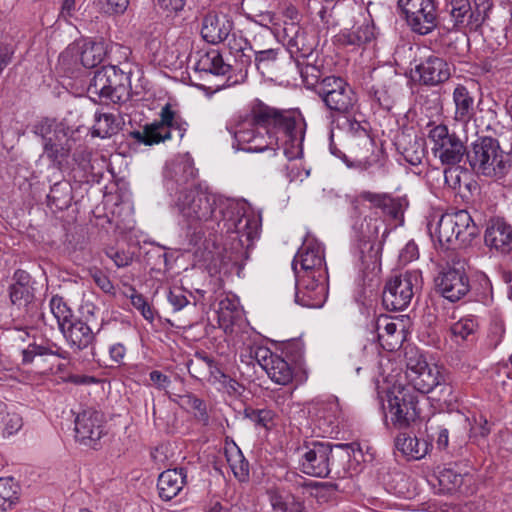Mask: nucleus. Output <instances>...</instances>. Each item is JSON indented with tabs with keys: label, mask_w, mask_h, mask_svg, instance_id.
Segmentation results:
<instances>
[{
	"label": "nucleus",
	"mask_w": 512,
	"mask_h": 512,
	"mask_svg": "<svg viewBox=\"0 0 512 512\" xmlns=\"http://www.w3.org/2000/svg\"><path fill=\"white\" fill-rule=\"evenodd\" d=\"M454 226L451 224L448 213L442 214L435 224L429 222L428 231L434 241L443 248L459 247V238L455 235Z\"/></svg>",
	"instance_id": "31"
},
{
	"label": "nucleus",
	"mask_w": 512,
	"mask_h": 512,
	"mask_svg": "<svg viewBox=\"0 0 512 512\" xmlns=\"http://www.w3.org/2000/svg\"><path fill=\"white\" fill-rule=\"evenodd\" d=\"M131 69L116 65L103 66L95 71L87 87L89 97L94 101L118 103L128 94Z\"/></svg>",
	"instance_id": "5"
},
{
	"label": "nucleus",
	"mask_w": 512,
	"mask_h": 512,
	"mask_svg": "<svg viewBox=\"0 0 512 512\" xmlns=\"http://www.w3.org/2000/svg\"><path fill=\"white\" fill-rule=\"evenodd\" d=\"M227 461L234 476L239 481H246L248 479L249 463L239 449L227 454Z\"/></svg>",
	"instance_id": "46"
},
{
	"label": "nucleus",
	"mask_w": 512,
	"mask_h": 512,
	"mask_svg": "<svg viewBox=\"0 0 512 512\" xmlns=\"http://www.w3.org/2000/svg\"><path fill=\"white\" fill-rule=\"evenodd\" d=\"M398 7L411 29L420 35L430 33L437 26L435 0H399Z\"/></svg>",
	"instance_id": "15"
},
{
	"label": "nucleus",
	"mask_w": 512,
	"mask_h": 512,
	"mask_svg": "<svg viewBox=\"0 0 512 512\" xmlns=\"http://www.w3.org/2000/svg\"><path fill=\"white\" fill-rule=\"evenodd\" d=\"M10 299L14 305L21 307L31 301L32 294L26 284L17 282L10 287Z\"/></svg>",
	"instance_id": "53"
},
{
	"label": "nucleus",
	"mask_w": 512,
	"mask_h": 512,
	"mask_svg": "<svg viewBox=\"0 0 512 512\" xmlns=\"http://www.w3.org/2000/svg\"><path fill=\"white\" fill-rule=\"evenodd\" d=\"M349 156L343 155L344 161L349 167L368 170L377 166L384 170V164L375 152L374 141L369 134L362 133V138L348 141Z\"/></svg>",
	"instance_id": "19"
},
{
	"label": "nucleus",
	"mask_w": 512,
	"mask_h": 512,
	"mask_svg": "<svg viewBox=\"0 0 512 512\" xmlns=\"http://www.w3.org/2000/svg\"><path fill=\"white\" fill-rule=\"evenodd\" d=\"M421 283L419 270L406 271L390 278L383 292L384 305L391 311L404 310L421 287Z\"/></svg>",
	"instance_id": "10"
},
{
	"label": "nucleus",
	"mask_w": 512,
	"mask_h": 512,
	"mask_svg": "<svg viewBox=\"0 0 512 512\" xmlns=\"http://www.w3.org/2000/svg\"><path fill=\"white\" fill-rule=\"evenodd\" d=\"M395 447L407 458L419 460L428 454L432 444L425 439H419L407 433H400L395 438Z\"/></svg>",
	"instance_id": "32"
},
{
	"label": "nucleus",
	"mask_w": 512,
	"mask_h": 512,
	"mask_svg": "<svg viewBox=\"0 0 512 512\" xmlns=\"http://www.w3.org/2000/svg\"><path fill=\"white\" fill-rule=\"evenodd\" d=\"M297 277L295 302L306 308H320L324 305L328 289L326 276L302 274Z\"/></svg>",
	"instance_id": "17"
},
{
	"label": "nucleus",
	"mask_w": 512,
	"mask_h": 512,
	"mask_svg": "<svg viewBox=\"0 0 512 512\" xmlns=\"http://www.w3.org/2000/svg\"><path fill=\"white\" fill-rule=\"evenodd\" d=\"M479 329V321L476 316L467 315L460 318L450 327L452 340L461 344L473 341Z\"/></svg>",
	"instance_id": "38"
},
{
	"label": "nucleus",
	"mask_w": 512,
	"mask_h": 512,
	"mask_svg": "<svg viewBox=\"0 0 512 512\" xmlns=\"http://www.w3.org/2000/svg\"><path fill=\"white\" fill-rule=\"evenodd\" d=\"M107 54L113 62L112 65L117 66L118 71L120 68L131 69L133 71L132 63L130 62L131 50L129 47L115 43L110 46Z\"/></svg>",
	"instance_id": "47"
},
{
	"label": "nucleus",
	"mask_w": 512,
	"mask_h": 512,
	"mask_svg": "<svg viewBox=\"0 0 512 512\" xmlns=\"http://www.w3.org/2000/svg\"><path fill=\"white\" fill-rule=\"evenodd\" d=\"M118 131V124L114 115L103 113L95 114V124L93 125L92 135L100 138H107Z\"/></svg>",
	"instance_id": "43"
},
{
	"label": "nucleus",
	"mask_w": 512,
	"mask_h": 512,
	"mask_svg": "<svg viewBox=\"0 0 512 512\" xmlns=\"http://www.w3.org/2000/svg\"><path fill=\"white\" fill-rule=\"evenodd\" d=\"M233 23L226 15L207 14L202 22L201 35L212 44L228 39Z\"/></svg>",
	"instance_id": "25"
},
{
	"label": "nucleus",
	"mask_w": 512,
	"mask_h": 512,
	"mask_svg": "<svg viewBox=\"0 0 512 512\" xmlns=\"http://www.w3.org/2000/svg\"><path fill=\"white\" fill-rule=\"evenodd\" d=\"M186 483L187 473L184 468L163 471L157 482L159 497L164 501H170L182 491Z\"/></svg>",
	"instance_id": "26"
},
{
	"label": "nucleus",
	"mask_w": 512,
	"mask_h": 512,
	"mask_svg": "<svg viewBox=\"0 0 512 512\" xmlns=\"http://www.w3.org/2000/svg\"><path fill=\"white\" fill-rule=\"evenodd\" d=\"M438 387L442 393L446 390L445 386H376V392L381 403L385 394L393 426L405 429L419 417L418 395L433 393Z\"/></svg>",
	"instance_id": "3"
},
{
	"label": "nucleus",
	"mask_w": 512,
	"mask_h": 512,
	"mask_svg": "<svg viewBox=\"0 0 512 512\" xmlns=\"http://www.w3.org/2000/svg\"><path fill=\"white\" fill-rule=\"evenodd\" d=\"M443 172L445 184L451 189H459L461 186L462 175L466 174L460 166L448 165Z\"/></svg>",
	"instance_id": "57"
},
{
	"label": "nucleus",
	"mask_w": 512,
	"mask_h": 512,
	"mask_svg": "<svg viewBox=\"0 0 512 512\" xmlns=\"http://www.w3.org/2000/svg\"><path fill=\"white\" fill-rule=\"evenodd\" d=\"M233 205L234 201L200 186L181 191L176 201L184 221L195 230L218 223L224 209Z\"/></svg>",
	"instance_id": "2"
},
{
	"label": "nucleus",
	"mask_w": 512,
	"mask_h": 512,
	"mask_svg": "<svg viewBox=\"0 0 512 512\" xmlns=\"http://www.w3.org/2000/svg\"><path fill=\"white\" fill-rule=\"evenodd\" d=\"M23 426L21 416L7 411V405L0 401V430L5 436L17 433Z\"/></svg>",
	"instance_id": "41"
},
{
	"label": "nucleus",
	"mask_w": 512,
	"mask_h": 512,
	"mask_svg": "<svg viewBox=\"0 0 512 512\" xmlns=\"http://www.w3.org/2000/svg\"><path fill=\"white\" fill-rule=\"evenodd\" d=\"M276 354L272 353V351L260 344H257L253 341H248L244 343V347L240 352V358L242 362L248 365L258 364L264 371L270 363V360Z\"/></svg>",
	"instance_id": "36"
},
{
	"label": "nucleus",
	"mask_w": 512,
	"mask_h": 512,
	"mask_svg": "<svg viewBox=\"0 0 512 512\" xmlns=\"http://www.w3.org/2000/svg\"><path fill=\"white\" fill-rule=\"evenodd\" d=\"M71 348L82 350L93 343L95 334L91 327L80 319H72L61 329Z\"/></svg>",
	"instance_id": "28"
},
{
	"label": "nucleus",
	"mask_w": 512,
	"mask_h": 512,
	"mask_svg": "<svg viewBox=\"0 0 512 512\" xmlns=\"http://www.w3.org/2000/svg\"><path fill=\"white\" fill-rule=\"evenodd\" d=\"M107 53V46L103 41L86 42L81 49L76 45L68 46L58 60L67 69L78 59L84 67L94 68L103 61Z\"/></svg>",
	"instance_id": "20"
},
{
	"label": "nucleus",
	"mask_w": 512,
	"mask_h": 512,
	"mask_svg": "<svg viewBox=\"0 0 512 512\" xmlns=\"http://www.w3.org/2000/svg\"><path fill=\"white\" fill-rule=\"evenodd\" d=\"M168 301L175 311H180L189 304V300L180 288L170 289L168 293Z\"/></svg>",
	"instance_id": "60"
},
{
	"label": "nucleus",
	"mask_w": 512,
	"mask_h": 512,
	"mask_svg": "<svg viewBox=\"0 0 512 512\" xmlns=\"http://www.w3.org/2000/svg\"><path fill=\"white\" fill-rule=\"evenodd\" d=\"M226 209L233 210V216L225 224L229 237L232 241L237 242L233 248L238 252L243 250L246 253L259 237L260 219L244 206L240 207L236 202L232 207Z\"/></svg>",
	"instance_id": "9"
},
{
	"label": "nucleus",
	"mask_w": 512,
	"mask_h": 512,
	"mask_svg": "<svg viewBox=\"0 0 512 512\" xmlns=\"http://www.w3.org/2000/svg\"><path fill=\"white\" fill-rule=\"evenodd\" d=\"M130 290L132 293L129 297L133 307L136 308L146 320L152 322L154 320V312L150 305L141 294L135 291V289L130 287Z\"/></svg>",
	"instance_id": "54"
},
{
	"label": "nucleus",
	"mask_w": 512,
	"mask_h": 512,
	"mask_svg": "<svg viewBox=\"0 0 512 512\" xmlns=\"http://www.w3.org/2000/svg\"><path fill=\"white\" fill-rule=\"evenodd\" d=\"M505 334V326L501 321H494L490 324L487 334V346L495 349L503 340Z\"/></svg>",
	"instance_id": "56"
},
{
	"label": "nucleus",
	"mask_w": 512,
	"mask_h": 512,
	"mask_svg": "<svg viewBox=\"0 0 512 512\" xmlns=\"http://www.w3.org/2000/svg\"><path fill=\"white\" fill-rule=\"evenodd\" d=\"M219 319L227 322H233L235 314H238V301L225 297L219 302Z\"/></svg>",
	"instance_id": "55"
},
{
	"label": "nucleus",
	"mask_w": 512,
	"mask_h": 512,
	"mask_svg": "<svg viewBox=\"0 0 512 512\" xmlns=\"http://www.w3.org/2000/svg\"><path fill=\"white\" fill-rule=\"evenodd\" d=\"M336 456L347 458L349 456L347 445L313 441L305 446V452L300 460V469L309 476L328 477Z\"/></svg>",
	"instance_id": "6"
},
{
	"label": "nucleus",
	"mask_w": 512,
	"mask_h": 512,
	"mask_svg": "<svg viewBox=\"0 0 512 512\" xmlns=\"http://www.w3.org/2000/svg\"><path fill=\"white\" fill-rule=\"evenodd\" d=\"M268 495L271 506L275 512H288L290 499H284V497L280 493L274 490H270Z\"/></svg>",
	"instance_id": "62"
},
{
	"label": "nucleus",
	"mask_w": 512,
	"mask_h": 512,
	"mask_svg": "<svg viewBox=\"0 0 512 512\" xmlns=\"http://www.w3.org/2000/svg\"><path fill=\"white\" fill-rule=\"evenodd\" d=\"M455 106L454 119L461 123L469 122L474 116V97L466 86L458 84L452 93Z\"/></svg>",
	"instance_id": "34"
},
{
	"label": "nucleus",
	"mask_w": 512,
	"mask_h": 512,
	"mask_svg": "<svg viewBox=\"0 0 512 512\" xmlns=\"http://www.w3.org/2000/svg\"><path fill=\"white\" fill-rule=\"evenodd\" d=\"M48 201L56 207L66 206L70 201L68 185L66 183H55L48 194Z\"/></svg>",
	"instance_id": "52"
},
{
	"label": "nucleus",
	"mask_w": 512,
	"mask_h": 512,
	"mask_svg": "<svg viewBox=\"0 0 512 512\" xmlns=\"http://www.w3.org/2000/svg\"><path fill=\"white\" fill-rule=\"evenodd\" d=\"M277 49H266L261 51H255V65L261 74H266L276 65Z\"/></svg>",
	"instance_id": "48"
},
{
	"label": "nucleus",
	"mask_w": 512,
	"mask_h": 512,
	"mask_svg": "<svg viewBox=\"0 0 512 512\" xmlns=\"http://www.w3.org/2000/svg\"><path fill=\"white\" fill-rule=\"evenodd\" d=\"M76 11V0H63L59 11V18L66 22H70V20L75 16Z\"/></svg>",
	"instance_id": "64"
},
{
	"label": "nucleus",
	"mask_w": 512,
	"mask_h": 512,
	"mask_svg": "<svg viewBox=\"0 0 512 512\" xmlns=\"http://www.w3.org/2000/svg\"><path fill=\"white\" fill-rule=\"evenodd\" d=\"M348 115L349 114H343V116L338 117L336 120L337 127L346 134L348 141L351 139L362 138V133L369 134L360 121L351 118Z\"/></svg>",
	"instance_id": "44"
},
{
	"label": "nucleus",
	"mask_w": 512,
	"mask_h": 512,
	"mask_svg": "<svg viewBox=\"0 0 512 512\" xmlns=\"http://www.w3.org/2000/svg\"><path fill=\"white\" fill-rule=\"evenodd\" d=\"M375 39V28L371 20L364 18L356 22L351 29H344L337 35L343 45L364 46Z\"/></svg>",
	"instance_id": "27"
},
{
	"label": "nucleus",
	"mask_w": 512,
	"mask_h": 512,
	"mask_svg": "<svg viewBox=\"0 0 512 512\" xmlns=\"http://www.w3.org/2000/svg\"><path fill=\"white\" fill-rule=\"evenodd\" d=\"M292 267L296 276L302 274H314L319 278L326 276L322 244L314 238H306L294 257Z\"/></svg>",
	"instance_id": "16"
},
{
	"label": "nucleus",
	"mask_w": 512,
	"mask_h": 512,
	"mask_svg": "<svg viewBox=\"0 0 512 512\" xmlns=\"http://www.w3.org/2000/svg\"><path fill=\"white\" fill-rule=\"evenodd\" d=\"M406 376L411 382L420 380L422 384L445 382L444 368L436 363L429 364L423 354L411 348L406 352Z\"/></svg>",
	"instance_id": "18"
},
{
	"label": "nucleus",
	"mask_w": 512,
	"mask_h": 512,
	"mask_svg": "<svg viewBox=\"0 0 512 512\" xmlns=\"http://www.w3.org/2000/svg\"><path fill=\"white\" fill-rule=\"evenodd\" d=\"M428 139L432 143L431 150L435 157L444 165H457L461 162L467 149L461 139L449 133L447 126L436 125L430 129Z\"/></svg>",
	"instance_id": "14"
},
{
	"label": "nucleus",
	"mask_w": 512,
	"mask_h": 512,
	"mask_svg": "<svg viewBox=\"0 0 512 512\" xmlns=\"http://www.w3.org/2000/svg\"><path fill=\"white\" fill-rule=\"evenodd\" d=\"M194 69L214 75H225L230 71L231 65L224 62L222 55L217 49H210L206 52H197Z\"/></svg>",
	"instance_id": "33"
},
{
	"label": "nucleus",
	"mask_w": 512,
	"mask_h": 512,
	"mask_svg": "<svg viewBox=\"0 0 512 512\" xmlns=\"http://www.w3.org/2000/svg\"><path fill=\"white\" fill-rule=\"evenodd\" d=\"M367 201L375 208H381L387 213L393 214L396 217L395 212L396 203L394 199L386 193H375L371 191H362L358 195L354 196L350 200V204L355 211L359 209L361 202Z\"/></svg>",
	"instance_id": "37"
},
{
	"label": "nucleus",
	"mask_w": 512,
	"mask_h": 512,
	"mask_svg": "<svg viewBox=\"0 0 512 512\" xmlns=\"http://www.w3.org/2000/svg\"><path fill=\"white\" fill-rule=\"evenodd\" d=\"M265 372L275 384H289L292 378V371L288 363L278 355L270 360Z\"/></svg>",
	"instance_id": "40"
},
{
	"label": "nucleus",
	"mask_w": 512,
	"mask_h": 512,
	"mask_svg": "<svg viewBox=\"0 0 512 512\" xmlns=\"http://www.w3.org/2000/svg\"><path fill=\"white\" fill-rule=\"evenodd\" d=\"M95 8L104 14H122L126 11L129 0H93Z\"/></svg>",
	"instance_id": "51"
},
{
	"label": "nucleus",
	"mask_w": 512,
	"mask_h": 512,
	"mask_svg": "<svg viewBox=\"0 0 512 512\" xmlns=\"http://www.w3.org/2000/svg\"><path fill=\"white\" fill-rule=\"evenodd\" d=\"M451 16L455 21V25L459 26L465 23L470 26L471 29L477 28L486 17V11L489 5L483 6V9L479 8L476 11L471 10L469 0H451Z\"/></svg>",
	"instance_id": "29"
},
{
	"label": "nucleus",
	"mask_w": 512,
	"mask_h": 512,
	"mask_svg": "<svg viewBox=\"0 0 512 512\" xmlns=\"http://www.w3.org/2000/svg\"><path fill=\"white\" fill-rule=\"evenodd\" d=\"M49 306L50 312L56 319L60 330L73 319L72 311L61 297L53 296L50 300Z\"/></svg>",
	"instance_id": "45"
},
{
	"label": "nucleus",
	"mask_w": 512,
	"mask_h": 512,
	"mask_svg": "<svg viewBox=\"0 0 512 512\" xmlns=\"http://www.w3.org/2000/svg\"><path fill=\"white\" fill-rule=\"evenodd\" d=\"M47 356H52V353L48 348L41 345L31 344L23 351V362L32 363L36 367H40Z\"/></svg>",
	"instance_id": "49"
},
{
	"label": "nucleus",
	"mask_w": 512,
	"mask_h": 512,
	"mask_svg": "<svg viewBox=\"0 0 512 512\" xmlns=\"http://www.w3.org/2000/svg\"><path fill=\"white\" fill-rule=\"evenodd\" d=\"M339 416V407L336 402L323 403L317 412L319 420L323 419L329 426L333 425Z\"/></svg>",
	"instance_id": "58"
},
{
	"label": "nucleus",
	"mask_w": 512,
	"mask_h": 512,
	"mask_svg": "<svg viewBox=\"0 0 512 512\" xmlns=\"http://www.w3.org/2000/svg\"><path fill=\"white\" fill-rule=\"evenodd\" d=\"M33 131L43 139L44 155L60 167L69 157L73 139L69 137L70 129L55 119L45 118L35 124Z\"/></svg>",
	"instance_id": "7"
},
{
	"label": "nucleus",
	"mask_w": 512,
	"mask_h": 512,
	"mask_svg": "<svg viewBox=\"0 0 512 512\" xmlns=\"http://www.w3.org/2000/svg\"><path fill=\"white\" fill-rule=\"evenodd\" d=\"M284 32L289 37V45L295 47L302 57H309L312 54L316 46V40L313 35H309L294 23L286 25Z\"/></svg>",
	"instance_id": "35"
},
{
	"label": "nucleus",
	"mask_w": 512,
	"mask_h": 512,
	"mask_svg": "<svg viewBox=\"0 0 512 512\" xmlns=\"http://www.w3.org/2000/svg\"><path fill=\"white\" fill-rule=\"evenodd\" d=\"M419 80L424 85L436 86L451 76L449 64L438 56H429L415 67Z\"/></svg>",
	"instance_id": "23"
},
{
	"label": "nucleus",
	"mask_w": 512,
	"mask_h": 512,
	"mask_svg": "<svg viewBox=\"0 0 512 512\" xmlns=\"http://www.w3.org/2000/svg\"><path fill=\"white\" fill-rule=\"evenodd\" d=\"M90 276L94 280L95 284L107 294H114V285L109 277L100 269L93 268L89 271Z\"/></svg>",
	"instance_id": "59"
},
{
	"label": "nucleus",
	"mask_w": 512,
	"mask_h": 512,
	"mask_svg": "<svg viewBox=\"0 0 512 512\" xmlns=\"http://www.w3.org/2000/svg\"><path fill=\"white\" fill-rule=\"evenodd\" d=\"M441 295L451 302L462 299L470 291V280L463 266L448 267L436 279Z\"/></svg>",
	"instance_id": "21"
},
{
	"label": "nucleus",
	"mask_w": 512,
	"mask_h": 512,
	"mask_svg": "<svg viewBox=\"0 0 512 512\" xmlns=\"http://www.w3.org/2000/svg\"><path fill=\"white\" fill-rule=\"evenodd\" d=\"M470 428L468 417L460 412L439 414L428 420L426 432L435 441L438 450H446L449 446V432L456 438H463Z\"/></svg>",
	"instance_id": "13"
},
{
	"label": "nucleus",
	"mask_w": 512,
	"mask_h": 512,
	"mask_svg": "<svg viewBox=\"0 0 512 512\" xmlns=\"http://www.w3.org/2000/svg\"><path fill=\"white\" fill-rule=\"evenodd\" d=\"M18 485L13 478H0V508L2 510L11 509L18 501Z\"/></svg>",
	"instance_id": "42"
},
{
	"label": "nucleus",
	"mask_w": 512,
	"mask_h": 512,
	"mask_svg": "<svg viewBox=\"0 0 512 512\" xmlns=\"http://www.w3.org/2000/svg\"><path fill=\"white\" fill-rule=\"evenodd\" d=\"M188 124L172 109L171 104H165L160 111V120L144 126L143 131H135L132 136L140 143L154 145L171 139V131L178 132L182 140Z\"/></svg>",
	"instance_id": "8"
},
{
	"label": "nucleus",
	"mask_w": 512,
	"mask_h": 512,
	"mask_svg": "<svg viewBox=\"0 0 512 512\" xmlns=\"http://www.w3.org/2000/svg\"><path fill=\"white\" fill-rule=\"evenodd\" d=\"M107 256L113 260L118 268L126 267L132 262V255L129 252L109 249L106 252Z\"/></svg>",
	"instance_id": "61"
},
{
	"label": "nucleus",
	"mask_w": 512,
	"mask_h": 512,
	"mask_svg": "<svg viewBox=\"0 0 512 512\" xmlns=\"http://www.w3.org/2000/svg\"><path fill=\"white\" fill-rule=\"evenodd\" d=\"M72 413L75 441L85 447L96 449L101 438L107 433L105 415L93 407L72 410Z\"/></svg>",
	"instance_id": "12"
},
{
	"label": "nucleus",
	"mask_w": 512,
	"mask_h": 512,
	"mask_svg": "<svg viewBox=\"0 0 512 512\" xmlns=\"http://www.w3.org/2000/svg\"><path fill=\"white\" fill-rule=\"evenodd\" d=\"M273 417L274 413L271 410L266 409L254 410L250 415L252 421L265 428H269V425L273 421Z\"/></svg>",
	"instance_id": "63"
},
{
	"label": "nucleus",
	"mask_w": 512,
	"mask_h": 512,
	"mask_svg": "<svg viewBox=\"0 0 512 512\" xmlns=\"http://www.w3.org/2000/svg\"><path fill=\"white\" fill-rule=\"evenodd\" d=\"M374 327L378 334V340L383 349L395 351L404 341L402 322H395L386 315H381L375 321Z\"/></svg>",
	"instance_id": "24"
},
{
	"label": "nucleus",
	"mask_w": 512,
	"mask_h": 512,
	"mask_svg": "<svg viewBox=\"0 0 512 512\" xmlns=\"http://www.w3.org/2000/svg\"><path fill=\"white\" fill-rule=\"evenodd\" d=\"M467 160L477 175L495 180L503 178L511 167L509 155L492 137H481L474 141L467 151Z\"/></svg>",
	"instance_id": "4"
},
{
	"label": "nucleus",
	"mask_w": 512,
	"mask_h": 512,
	"mask_svg": "<svg viewBox=\"0 0 512 512\" xmlns=\"http://www.w3.org/2000/svg\"><path fill=\"white\" fill-rule=\"evenodd\" d=\"M484 242L490 249L502 254L512 251V226L501 218L490 219L484 234Z\"/></svg>",
	"instance_id": "22"
},
{
	"label": "nucleus",
	"mask_w": 512,
	"mask_h": 512,
	"mask_svg": "<svg viewBox=\"0 0 512 512\" xmlns=\"http://www.w3.org/2000/svg\"><path fill=\"white\" fill-rule=\"evenodd\" d=\"M173 401L179 404L180 407L188 411L198 413L200 418L206 417V406L204 402L190 394L176 395Z\"/></svg>",
	"instance_id": "50"
},
{
	"label": "nucleus",
	"mask_w": 512,
	"mask_h": 512,
	"mask_svg": "<svg viewBox=\"0 0 512 512\" xmlns=\"http://www.w3.org/2000/svg\"><path fill=\"white\" fill-rule=\"evenodd\" d=\"M438 483L439 494H451L457 491L464 480V476L451 468H444L435 477Z\"/></svg>",
	"instance_id": "39"
},
{
	"label": "nucleus",
	"mask_w": 512,
	"mask_h": 512,
	"mask_svg": "<svg viewBox=\"0 0 512 512\" xmlns=\"http://www.w3.org/2000/svg\"><path fill=\"white\" fill-rule=\"evenodd\" d=\"M455 235L459 238V247L467 246L478 235V227L466 210L448 213Z\"/></svg>",
	"instance_id": "30"
},
{
	"label": "nucleus",
	"mask_w": 512,
	"mask_h": 512,
	"mask_svg": "<svg viewBox=\"0 0 512 512\" xmlns=\"http://www.w3.org/2000/svg\"><path fill=\"white\" fill-rule=\"evenodd\" d=\"M305 121L297 110H278L263 103L252 107L250 117L241 121L234 137L241 149L263 152L282 148L288 160L303 154Z\"/></svg>",
	"instance_id": "1"
},
{
	"label": "nucleus",
	"mask_w": 512,
	"mask_h": 512,
	"mask_svg": "<svg viewBox=\"0 0 512 512\" xmlns=\"http://www.w3.org/2000/svg\"><path fill=\"white\" fill-rule=\"evenodd\" d=\"M317 93L331 111L353 114L356 110V94L340 77L329 76L322 79L317 85Z\"/></svg>",
	"instance_id": "11"
}]
</instances>
